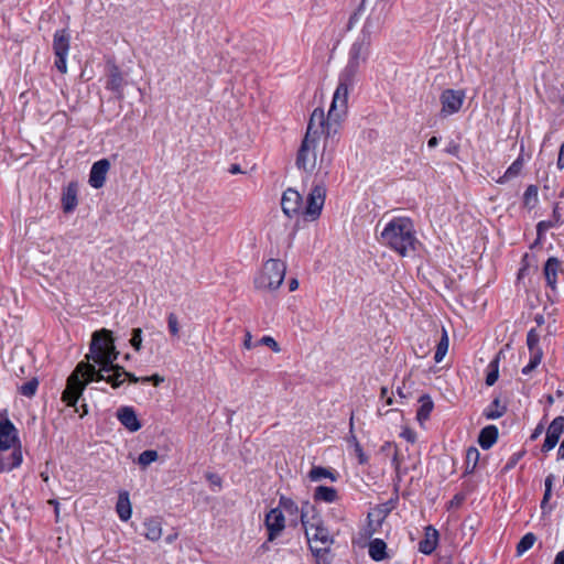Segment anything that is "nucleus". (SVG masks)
<instances>
[{"mask_svg": "<svg viewBox=\"0 0 564 564\" xmlns=\"http://www.w3.org/2000/svg\"><path fill=\"white\" fill-rule=\"evenodd\" d=\"M119 352L110 330L102 328L93 334L87 362L82 361L67 379V384L62 394V400L74 406L82 395L85 387L91 381H106L112 388H118L129 379L137 383L141 379L126 371L123 367L115 365Z\"/></svg>", "mask_w": 564, "mask_h": 564, "instance_id": "1", "label": "nucleus"}, {"mask_svg": "<svg viewBox=\"0 0 564 564\" xmlns=\"http://www.w3.org/2000/svg\"><path fill=\"white\" fill-rule=\"evenodd\" d=\"M330 137L326 134L324 110L315 109L297 153V166L325 177L333 161V149L329 148L328 141Z\"/></svg>", "mask_w": 564, "mask_h": 564, "instance_id": "2", "label": "nucleus"}, {"mask_svg": "<svg viewBox=\"0 0 564 564\" xmlns=\"http://www.w3.org/2000/svg\"><path fill=\"white\" fill-rule=\"evenodd\" d=\"M325 198L326 186L323 182H319L311 188L305 204L302 195L297 191L288 188L282 195L281 207L283 213L290 218L303 216L305 220L314 221L322 214Z\"/></svg>", "mask_w": 564, "mask_h": 564, "instance_id": "3", "label": "nucleus"}, {"mask_svg": "<svg viewBox=\"0 0 564 564\" xmlns=\"http://www.w3.org/2000/svg\"><path fill=\"white\" fill-rule=\"evenodd\" d=\"M379 240L399 256H409L417 243L413 221L409 217H393L386 223Z\"/></svg>", "mask_w": 564, "mask_h": 564, "instance_id": "4", "label": "nucleus"}, {"mask_svg": "<svg viewBox=\"0 0 564 564\" xmlns=\"http://www.w3.org/2000/svg\"><path fill=\"white\" fill-rule=\"evenodd\" d=\"M357 78L339 74L338 84L333 95V100L325 118L326 134L334 135L337 132L340 121L348 111V98Z\"/></svg>", "mask_w": 564, "mask_h": 564, "instance_id": "5", "label": "nucleus"}, {"mask_svg": "<svg viewBox=\"0 0 564 564\" xmlns=\"http://www.w3.org/2000/svg\"><path fill=\"white\" fill-rule=\"evenodd\" d=\"M301 523L304 528L307 541L313 552H322L329 549L333 536L324 527L323 520L308 503L301 508Z\"/></svg>", "mask_w": 564, "mask_h": 564, "instance_id": "6", "label": "nucleus"}, {"mask_svg": "<svg viewBox=\"0 0 564 564\" xmlns=\"http://www.w3.org/2000/svg\"><path fill=\"white\" fill-rule=\"evenodd\" d=\"M285 271L286 267L282 261L270 259L264 263L262 271L257 276L254 281L256 286L264 291L279 289L284 280Z\"/></svg>", "mask_w": 564, "mask_h": 564, "instance_id": "7", "label": "nucleus"}, {"mask_svg": "<svg viewBox=\"0 0 564 564\" xmlns=\"http://www.w3.org/2000/svg\"><path fill=\"white\" fill-rule=\"evenodd\" d=\"M370 45L366 37H357L349 50L347 64L340 73L357 78L360 66L368 59Z\"/></svg>", "mask_w": 564, "mask_h": 564, "instance_id": "8", "label": "nucleus"}, {"mask_svg": "<svg viewBox=\"0 0 564 564\" xmlns=\"http://www.w3.org/2000/svg\"><path fill=\"white\" fill-rule=\"evenodd\" d=\"M466 94L463 89H445L440 96L441 111L440 115L444 118L457 113L465 101Z\"/></svg>", "mask_w": 564, "mask_h": 564, "instance_id": "9", "label": "nucleus"}, {"mask_svg": "<svg viewBox=\"0 0 564 564\" xmlns=\"http://www.w3.org/2000/svg\"><path fill=\"white\" fill-rule=\"evenodd\" d=\"M69 41L70 36L66 30H58L55 32L53 39V50L56 56L55 66L62 74L67 72Z\"/></svg>", "mask_w": 564, "mask_h": 564, "instance_id": "10", "label": "nucleus"}, {"mask_svg": "<svg viewBox=\"0 0 564 564\" xmlns=\"http://www.w3.org/2000/svg\"><path fill=\"white\" fill-rule=\"evenodd\" d=\"M19 444L18 431L8 419L7 412H0V452H9Z\"/></svg>", "mask_w": 564, "mask_h": 564, "instance_id": "11", "label": "nucleus"}, {"mask_svg": "<svg viewBox=\"0 0 564 564\" xmlns=\"http://www.w3.org/2000/svg\"><path fill=\"white\" fill-rule=\"evenodd\" d=\"M384 23V14L382 11L373 10L367 18L361 33L358 37H366L371 43L372 36L377 35Z\"/></svg>", "mask_w": 564, "mask_h": 564, "instance_id": "12", "label": "nucleus"}, {"mask_svg": "<svg viewBox=\"0 0 564 564\" xmlns=\"http://www.w3.org/2000/svg\"><path fill=\"white\" fill-rule=\"evenodd\" d=\"M285 516L280 509L273 508L265 517V525L269 532V540L272 541L281 534L285 528Z\"/></svg>", "mask_w": 564, "mask_h": 564, "instance_id": "13", "label": "nucleus"}, {"mask_svg": "<svg viewBox=\"0 0 564 564\" xmlns=\"http://www.w3.org/2000/svg\"><path fill=\"white\" fill-rule=\"evenodd\" d=\"M109 170L110 162L107 159H101L95 162L89 173V185L96 189L101 188L105 185Z\"/></svg>", "mask_w": 564, "mask_h": 564, "instance_id": "14", "label": "nucleus"}, {"mask_svg": "<svg viewBox=\"0 0 564 564\" xmlns=\"http://www.w3.org/2000/svg\"><path fill=\"white\" fill-rule=\"evenodd\" d=\"M564 432V416L555 417L547 427L545 441L542 445L543 452H550L553 449L562 433Z\"/></svg>", "mask_w": 564, "mask_h": 564, "instance_id": "15", "label": "nucleus"}, {"mask_svg": "<svg viewBox=\"0 0 564 564\" xmlns=\"http://www.w3.org/2000/svg\"><path fill=\"white\" fill-rule=\"evenodd\" d=\"M278 508L285 516V520L289 522V525L296 527L301 522V510L291 498L282 496Z\"/></svg>", "mask_w": 564, "mask_h": 564, "instance_id": "16", "label": "nucleus"}, {"mask_svg": "<svg viewBox=\"0 0 564 564\" xmlns=\"http://www.w3.org/2000/svg\"><path fill=\"white\" fill-rule=\"evenodd\" d=\"M117 419L129 432H137L141 429V423L132 406L119 408Z\"/></svg>", "mask_w": 564, "mask_h": 564, "instance_id": "17", "label": "nucleus"}, {"mask_svg": "<svg viewBox=\"0 0 564 564\" xmlns=\"http://www.w3.org/2000/svg\"><path fill=\"white\" fill-rule=\"evenodd\" d=\"M22 463V453L20 448H14L11 453L0 452V473L10 471Z\"/></svg>", "mask_w": 564, "mask_h": 564, "instance_id": "18", "label": "nucleus"}, {"mask_svg": "<svg viewBox=\"0 0 564 564\" xmlns=\"http://www.w3.org/2000/svg\"><path fill=\"white\" fill-rule=\"evenodd\" d=\"M77 184L72 182L63 191L62 205L65 213L73 212L77 206Z\"/></svg>", "mask_w": 564, "mask_h": 564, "instance_id": "19", "label": "nucleus"}, {"mask_svg": "<svg viewBox=\"0 0 564 564\" xmlns=\"http://www.w3.org/2000/svg\"><path fill=\"white\" fill-rule=\"evenodd\" d=\"M116 511L121 521H128L132 516V506L129 492L123 490L119 492Z\"/></svg>", "mask_w": 564, "mask_h": 564, "instance_id": "20", "label": "nucleus"}, {"mask_svg": "<svg viewBox=\"0 0 564 564\" xmlns=\"http://www.w3.org/2000/svg\"><path fill=\"white\" fill-rule=\"evenodd\" d=\"M561 269V263L556 258H550L544 264V275L547 285L552 289H556L557 273Z\"/></svg>", "mask_w": 564, "mask_h": 564, "instance_id": "21", "label": "nucleus"}, {"mask_svg": "<svg viewBox=\"0 0 564 564\" xmlns=\"http://www.w3.org/2000/svg\"><path fill=\"white\" fill-rule=\"evenodd\" d=\"M498 438V429L495 425H488L480 431L478 443L482 449H489Z\"/></svg>", "mask_w": 564, "mask_h": 564, "instance_id": "22", "label": "nucleus"}, {"mask_svg": "<svg viewBox=\"0 0 564 564\" xmlns=\"http://www.w3.org/2000/svg\"><path fill=\"white\" fill-rule=\"evenodd\" d=\"M437 531L431 527L426 528L425 538L419 543V550L424 554H431L437 545Z\"/></svg>", "mask_w": 564, "mask_h": 564, "instance_id": "23", "label": "nucleus"}, {"mask_svg": "<svg viewBox=\"0 0 564 564\" xmlns=\"http://www.w3.org/2000/svg\"><path fill=\"white\" fill-rule=\"evenodd\" d=\"M419 402H420V406L416 412V420L419 421V423L421 425H423L424 422L429 420L430 414L434 408V403H433L432 399L430 398V395H427V394L422 395L420 398Z\"/></svg>", "mask_w": 564, "mask_h": 564, "instance_id": "24", "label": "nucleus"}, {"mask_svg": "<svg viewBox=\"0 0 564 564\" xmlns=\"http://www.w3.org/2000/svg\"><path fill=\"white\" fill-rule=\"evenodd\" d=\"M144 536L150 541H158L162 536V525L156 519H147L144 521Z\"/></svg>", "mask_w": 564, "mask_h": 564, "instance_id": "25", "label": "nucleus"}, {"mask_svg": "<svg viewBox=\"0 0 564 564\" xmlns=\"http://www.w3.org/2000/svg\"><path fill=\"white\" fill-rule=\"evenodd\" d=\"M369 555L373 561H382L387 557V544L381 539H375L369 543Z\"/></svg>", "mask_w": 564, "mask_h": 564, "instance_id": "26", "label": "nucleus"}, {"mask_svg": "<svg viewBox=\"0 0 564 564\" xmlns=\"http://www.w3.org/2000/svg\"><path fill=\"white\" fill-rule=\"evenodd\" d=\"M308 478L311 481H321L325 478H328L330 481H336L337 476L336 474L329 469L322 466H314L308 473Z\"/></svg>", "mask_w": 564, "mask_h": 564, "instance_id": "27", "label": "nucleus"}, {"mask_svg": "<svg viewBox=\"0 0 564 564\" xmlns=\"http://www.w3.org/2000/svg\"><path fill=\"white\" fill-rule=\"evenodd\" d=\"M338 498L337 491L335 488L318 486L314 491V499L323 502H335Z\"/></svg>", "mask_w": 564, "mask_h": 564, "instance_id": "28", "label": "nucleus"}, {"mask_svg": "<svg viewBox=\"0 0 564 564\" xmlns=\"http://www.w3.org/2000/svg\"><path fill=\"white\" fill-rule=\"evenodd\" d=\"M506 412V405L499 398H495L491 404L485 410L484 415L489 420L501 417Z\"/></svg>", "mask_w": 564, "mask_h": 564, "instance_id": "29", "label": "nucleus"}, {"mask_svg": "<svg viewBox=\"0 0 564 564\" xmlns=\"http://www.w3.org/2000/svg\"><path fill=\"white\" fill-rule=\"evenodd\" d=\"M123 78L117 66H112L109 73L107 87L116 93H121Z\"/></svg>", "mask_w": 564, "mask_h": 564, "instance_id": "30", "label": "nucleus"}, {"mask_svg": "<svg viewBox=\"0 0 564 564\" xmlns=\"http://www.w3.org/2000/svg\"><path fill=\"white\" fill-rule=\"evenodd\" d=\"M523 167V159L518 158L505 172V174L497 181L502 184L508 182L511 178L517 177Z\"/></svg>", "mask_w": 564, "mask_h": 564, "instance_id": "31", "label": "nucleus"}, {"mask_svg": "<svg viewBox=\"0 0 564 564\" xmlns=\"http://www.w3.org/2000/svg\"><path fill=\"white\" fill-rule=\"evenodd\" d=\"M448 346H449L448 335H447L446 329L443 328L442 337L437 344L436 351L434 355V360L436 362H441L444 359V357L446 356V354L448 351Z\"/></svg>", "mask_w": 564, "mask_h": 564, "instance_id": "32", "label": "nucleus"}, {"mask_svg": "<svg viewBox=\"0 0 564 564\" xmlns=\"http://www.w3.org/2000/svg\"><path fill=\"white\" fill-rule=\"evenodd\" d=\"M501 355H502V351H499L497 354V356L495 357V359L488 366L489 371H488L487 377H486L487 386H492L498 380L499 360H500Z\"/></svg>", "mask_w": 564, "mask_h": 564, "instance_id": "33", "label": "nucleus"}, {"mask_svg": "<svg viewBox=\"0 0 564 564\" xmlns=\"http://www.w3.org/2000/svg\"><path fill=\"white\" fill-rule=\"evenodd\" d=\"M159 458V453L154 449H148L142 452L137 459L138 465L145 469L149 467L152 463L156 462Z\"/></svg>", "mask_w": 564, "mask_h": 564, "instance_id": "34", "label": "nucleus"}, {"mask_svg": "<svg viewBox=\"0 0 564 564\" xmlns=\"http://www.w3.org/2000/svg\"><path fill=\"white\" fill-rule=\"evenodd\" d=\"M536 538L533 533H527L517 545L518 555H522L528 550H530L535 543Z\"/></svg>", "mask_w": 564, "mask_h": 564, "instance_id": "35", "label": "nucleus"}, {"mask_svg": "<svg viewBox=\"0 0 564 564\" xmlns=\"http://www.w3.org/2000/svg\"><path fill=\"white\" fill-rule=\"evenodd\" d=\"M542 350H533V352H530L529 364L525 367H523L522 373L528 375L533 369H535L542 360Z\"/></svg>", "mask_w": 564, "mask_h": 564, "instance_id": "36", "label": "nucleus"}, {"mask_svg": "<svg viewBox=\"0 0 564 564\" xmlns=\"http://www.w3.org/2000/svg\"><path fill=\"white\" fill-rule=\"evenodd\" d=\"M524 205L532 208L538 203V188L534 185H530L523 195Z\"/></svg>", "mask_w": 564, "mask_h": 564, "instance_id": "37", "label": "nucleus"}, {"mask_svg": "<svg viewBox=\"0 0 564 564\" xmlns=\"http://www.w3.org/2000/svg\"><path fill=\"white\" fill-rule=\"evenodd\" d=\"M349 443L352 445L354 447V451L359 459V463L360 464H365L367 462V456L365 455L362 448H361V445L360 443L358 442L357 437L355 434H351L349 436Z\"/></svg>", "mask_w": 564, "mask_h": 564, "instance_id": "38", "label": "nucleus"}, {"mask_svg": "<svg viewBox=\"0 0 564 564\" xmlns=\"http://www.w3.org/2000/svg\"><path fill=\"white\" fill-rule=\"evenodd\" d=\"M167 327L169 332L173 337H178L180 334V322L174 313L167 315Z\"/></svg>", "mask_w": 564, "mask_h": 564, "instance_id": "39", "label": "nucleus"}, {"mask_svg": "<svg viewBox=\"0 0 564 564\" xmlns=\"http://www.w3.org/2000/svg\"><path fill=\"white\" fill-rule=\"evenodd\" d=\"M37 380L35 379H32L25 383H23L19 390L21 392V394L25 395V397H33L36 392V389H37Z\"/></svg>", "mask_w": 564, "mask_h": 564, "instance_id": "40", "label": "nucleus"}, {"mask_svg": "<svg viewBox=\"0 0 564 564\" xmlns=\"http://www.w3.org/2000/svg\"><path fill=\"white\" fill-rule=\"evenodd\" d=\"M539 335L534 329H531L527 335V345L530 350V352H533V350H541L539 347Z\"/></svg>", "mask_w": 564, "mask_h": 564, "instance_id": "41", "label": "nucleus"}, {"mask_svg": "<svg viewBox=\"0 0 564 564\" xmlns=\"http://www.w3.org/2000/svg\"><path fill=\"white\" fill-rule=\"evenodd\" d=\"M130 345L137 350L140 351L142 347V329L133 328L132 336L130 339Z\"/></svg>", "mask_w": 564, "mask_h": 564, "instance_id": "42", "label": "nucleus"}, {"mask_svg": "<svg viewBox=\"0 0 564 564\" xmlns=\"http://www.w3.org/2000/svg\"><path fill=\"white\" fill-rule=\"evenodd\" d=\"M258 344L260 345H264V346H268L269 348H271L274 352H280L281 348L279 346V344L276 343V340L271 337V336H263L259 341Z\"/></svg>", "mask_w": 564, "mask_h": 564, "instance_id": "43", "label": "nucleus"}, {"mask_svg": "<svg viewBox=\"0 0 564 564\" xmlns=\"http://www.w3.org/2000/svg\"><path fill=\"white\" fill-rule=\"evenodd\" d=\"M400 436L402 438H404L405 441H408L409 443H415V441H416V433L409 426L402 427Z\"/></svg>", "mask_w": 564, "mask_h": 564, "instance_id": "44", "label": "nucleus"}, {"mask_svg": "<svg viewBox=\"0 0 564 564\" xmlns=\"http://www.w3.org/2000/svg\"><path fill=\"white\" fill-rule=\"evenodd\" d=\"M554 476L549 475L545 479V492L542 500V506L550 499L551 492H552V485H553Z\"/></svg>", "mask_w": 564, "mask_h": 564, "instance_id": "45", "label": "nucleus"}, {"mask_svg": "<svg viewBox=\"0 0 564 564\" xmlns=\"http://www.w3.org/2000/svg\"><path fill=\"white\" fill-rule=\"evenodd\" d=\"M479 458V452L475 447H470L466 453V459L468 464H473V467L476 466Z\"/></svg>", "mask_w": 564, "mask_h": 564, "instance_id": "46", "label": "nucleus"}, {"mask_svg": "<svg viewBox=\"0 0 564 564\" xmlns=\"http://www.w3.org/2000/svg\"><path fill=\"white\" fill-rule=\"evenodd\" d=\"M556 165L560 170L564 169V143L560 148Z\"/></svg>", "mask_w": 564, "mask_h": 564, "instance_id": "47", "label": "nucleus"}, {"mask_svg": "<svg viewBox=\"0 0 564 564\" xmlns=\"http://www.w3.org/2000/svg\"><path fill=\"white\" fill-rule=\"evenodd\" d=\"M243 347L246 349H251L254 347V344L252 343V336L249 332H247L245 335Z\"/></svg>", "mask_w": 564, "mask_h": 564, "instance_id": "48", "label": "nucleus"}, {"mask_svg": "<svg viewBox=\"0 0 564 564\" xmlns=\"http://www.w3.org/2000/svg\"><path fill=\"white\" fill-rule=\"evenodd\" d=\"M142 381H144V382L153 381V383H154L155 386H159L161 382H163V378H162V377H160L159 375H153V376H151V377H144V378H142Z\"/></svg>", "mask_w": 564, "mask_h": 564, "instance_id": "49", "label": "nucleus"}, {"mask_svg": "<svg viewBox=\"0 0 564 564\" xmlns=\"http://www.w3.org/2000/svg\"><path fill=\"white\" fill-rule=\"evenodd\" d=\"M544 431V425L542 423L538 424L534 429L533 433L531 434V440H536Z\"/></svg>", "mask_w": 564, "mask_h": 564, "instance_id": "50", "label": "nucleus"}, {"mask_svg": "<svg viewBox=\"0 0 564 564\" xmlns=\"http://www.w3.org/2000/svg\"><path fill=\"white\" fill-rule=\"evenodd\" d=\"M48 503L54 506L56 520H58V518H59V503H58V501L52 499V500L48 501Z\"/></svg>", "mask_w": 564, "mask_h": 564, "instance_id": "51", "label": "nucleus"}, {"mask_svg": "<svg viewBox=\"0 0 564 564\" xmlns=\"http://www.w3.org/2000/svg\"><path fill=\"white\" fill-rule=\"evenodd\" d=\"M553 564H564V550L556 554Z\"/></svg>", "mask_w": 564, "mask_h": 564, "instance_id": "52", "label": "nucleus"}, {"mask_svg": "<svg viewBox=\"0 0 564 564\" xmlns=\"http://www.w3.org/2000/svg\"><path fill=\"white\" fill-rule=\"evenodd\" d=\"M289 288H290V291H295L297 288H299V282L296 279H293L290 281V284H289Z\"/></svg>", "mask_w": 564, "mask_h": 564, "instance_id": "53", "label": "nucleus"}, {"mask_svg": "<svg viewBox=\"0 0 564 564\" xmlns=\"http://www.w3.org/2000/svg\"><path fill=\"white\" fill-rule=\"evenodd\" d=\"M438 144V139L436 137H432L429 142H427V145L429 148H434Z\"/></svg>", "mask_w": 564, "mask_h": 564, "instance_id": "54", "label": "nucleus"}, {"mask_svg": "<svg viewBox=\"0 0 564 564\" xmlns=\"http://www.w3.org/2000/svg\"><path fill=\"white\" fill-rule=\"evenodd\" d=\"M349 432L350 435L354 434V415H351L349 420Z\"/></svg>", "mask_w": 564, "mask_h": 564, "instance_id": "55", "label": "nucleus"}, {"mask_svg": "<svg viewBox=\"0 0 564 564\" xmlns=\"http://www.w3.org/2000/svg\"><path fill=\"white\" fill-rule=\"evenodd\" d=\"M389 397V391H388V388H382L381 389V398H387Z\"/></svg>", "mask_w": 564, "mask_h": 564, "instance_id": "56", "label": "nucleus"}, {"mask_svg": "<svg viewBox=\"0 0 564 564\" xmlns=\"http://www.w3.org/2000/svg\"><path fill=\"white\" fill-rule=\"evenodd\" d=\"M230 172H231L232 174L238 173V172H240V167H239L238 165H232V167H231Z\"/></svg>", "mask_w": 564, "mask_h": 564, "instance_id": "57", "label": "nucleus"}, {"mask_svg": "<svg viewBox=\"0 0 564 564\" xmlns=\"http://www.w3.org/2000/svg\"><path fill=\"white\" fill-rule=\"evenodd\" d=\"M387 404L388 405H391L392 404V398L389 395L387 397Z\"/></svg>", "mask_w": 564, "mask_h": 564, "instance_id": "58", "label": "nucleus"}, {"mask_svg": "<svg viewBox=\"0 0 564 564\" xmlns=\"http://www.w3.org/2000/svg\"><path fill=\"white\" fill-rule=\"evenodd\" d=\"M41 476L44 481H48V476L46 474L43 473V474H41Z\"/></svg>", "mask_w": 564, "mask_h": 564, "instance_id": "59", "label": "nucleus"}, {"mask_svg": "<svg viewBox=\"0 0 564 564\" xmlns=\"http://www.w3.org/2000/svg\"><path fill=\"white\" fill-rule=\"evenodd\" d=\"M547 402H549L550 404H552V403L554 402V400H553L552 395H549V397H547Z\"/></svg>", "mask_w": 564, "mask_h": 564, "instance_id": "60", "label": "nucleus"}, {"mask_svg": "<svg viewBox=\"0 0 564 564\" xmlns=\"http://www.w3.org/2000/svg\"><path fill=\"white\" fill-rule=\"evenodd\" d=\"M398 393L400 394V397L404 398L405 395L403 394V391H398Z\"/></svg>", "mask_w": 564, "mask_h": 564, "instance_id": "61", "label": "nucleus"}]
</instances>
